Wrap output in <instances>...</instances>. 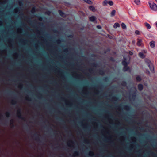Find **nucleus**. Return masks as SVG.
<instances>
[{
  "label": "nucleus",
  "mask_w": 157,
  "mask_h": 157,
  "mask_svg": "<svg viewBox=\"0 0 157 157\" xmlns=\"http://www.w3.org/2000/svg\"><path fill=\"white\" fill-rule=\"evenodd\" d=\"M145 62L149 67L151 71L153 72L154 70V67L153 65L151 62L148 59H145Z\"/></svg>",
  "instance_id": "nucleus-2"
},
{
  "label": "nucleus",
  "mask_w": 157,
  "mask_h": 157,
  "mask_svg": "<svg viewBox=\"0 0 157 157\" xmlns=\"http://www.w3.org/2000/svg\"><path fill=\"white\" fill-rule=\"evenodd\" d=\"M91 153H92V154L91 155H92L93 154V152H92Z\"/></svg>",
  "instance_id": "nucleus-29"
},
{
  "label": "nucleus",
  "mask_w": 157,
  "mask_h": 157,
  "mask_svg": "<svg viewBox=\"0 0 157 157\" xmlns=\"http://www.w3.org/2000/svg\"><path fill=\"white\" fill-rule=\"evenodd\" d=\"M155 1L157 2V0H155Z\"/></svg>",
  "instance_id": "nucleus-30"
},
{
  "label": "nucleus",
  "mask_w": 157,
  "mask_h": 157,
  "mask_svg": "<svg viewBox=\"0 0 157 157\" xmlns=\"http://www.w3.org/2000/svg\"><path fill=\"white\" fill-rule=\"evenodd\" d=\"M89 9L90 10L94 12L96 10L94 7L93 6H90L89 7Z\"/></svg>",
  "instance_id": "nucleus-8"
},
{
  "label": "nucleus",
  "mask_w": 157,
  "mask_h": 157,
  "mask_svg": "<svg viewBox=\"0 0 157 157\" xmlns=\"http://www.w3.org/2000/svg\"><path fill=\"white\" fill-rule=\"evenodd\" d=\"M149 4L151 9L155 11H157V5L153 2H149Z\"/></svg>",
  "instance_id": "nucleus-1"
},
{
  "label": "nucleus",
  "mask_w": 157,
  "mask_h": 157,
  "mask_svg": "<svg viewBox=\"0 0 157 157\" xmlns=\"http://www.w3.org/2000/svg\"><path fill=\"white\" fill-rule=\"evenodd\" d=\"M144 24L148 29H150L151 28V26L149 24L146 22Z\"/></svg>",
  "instance_id": "nucleus-6"
},
{
  "label": "nucleus",
  "mask_w": 157,
  "mask_h": 157,
  "mask_svg": "<svg viewBox=\"0 0 157 157\" xmlns=\"http://www.w3.org/2000/svg\"><path fill=\"white\" fill-rule=\"evenodd\" d=\"M137 45L138 46H140L143 44L142 40V39H137Z\"/></svg>",
  "instance_id": "nucleus-4"
},
{
  "label": "nucleus",
  "mask_w": 157,
  "mask_h": 157,
  "mask_svg": "<svg viewBox=\"0 0 157 157\" xmlns=\"http://www.w3.org/2000/svg\"><path fill=\"white\" fill-rule=\"evenodd\" d=\"M150 45L151 47L153 48L155 47V42L154 41H151L150 42Z\"/></svg>",
  "instance_id": "nucleus-5"
},
{
  "label": "nucleus",
  "mask_w": 157,
  "mask_h": 157,
  "mask_svg": "<svg viewBox=\"0 0 157 157\" xmlns=\"http://www.w3.org/2000/svg\"><path fill=\"white\" fill-rule=\"evenodd\" d=\"M89 19L91 21L93 22L95 20L96 18L95 17L93 16L90 17Z\"/></svg>",
  "instance_id": "nucleus-7"
},
{
  "label": "nucleus",
  "mask_w": 157,
  "mask_h": 157,
  "mask_svg": "<svg viewBox=\"0 0 157 157\" xmlns=\"http://www.w3.org/2000/svg\"><path fill=\"white\" fill-rule=\"evenodd\" d=\"M139 56L141 58H144L145 56L142 52H140L139 54Z\"/></svg>",
  "instance_id": "nucleus-11"
},
{
  "label": "nucleus",
  "mask_w": 157,
  "mask_h": 157,
  "mask_svg": "<svg viewBox=\"0 0 157 157\" xmlns=\"http://www.w3.org/2000/svg\"><path fill=\"white\" fill-rule=\"evenodd\" d=\"M119 27L120 25L118 23H116L113 25V27L114 28H117V27Z\"/></svg>",
  "instance_id": "nucleus-10"
},
{
  "label": "nucleus",
  "mask_w": 157,
  "mask_h": 157,
  "mask_svg": "<svg viewBox=\"0 0 157 157\" xmlns=\"http://www.w3.org/2000/svg\"><path fill=\"white\" fill-rule=\"evenodd\" d=\"M116 12V11L115 10H113L110 14L111 16V17H113L115 15Z\"/></svg>",
  "instance_id": "nucleus-9"
},
{
  "label": "nucleus",
  "mask_w": 157,
  "mask_h": 157,
  "mask_svg": "<svg viewBox=\"0 0 157 157\" xmlns=\"http://www.w3.org/2000/svg\"><path fill=\"white\" fill-rule=\"evenodd\" d=\"M155 25H156V27H157V22L156 23Z\"/></svg>",
  "instance_id": "nucleus-27"
},
{
  "label": "nucleus",
  "mask_w": 157,
  "mask_h": 157,
  "mask_svg": "<svg viewBox=\"0 0 157 157\" xmlns=\"http://www.w3.org/2000/svg\"><path fill=\"white\" fill-rule=\"evenodd\" d=\"M108 1L107 0H104L103 2V5L104 6L108 4Z\"/></svg>",
  "instance_id": "nucleus-16"
},
{
  "label": "nucleus",
  "mask_w": 157,
  "mask_h": 157,
  "mask_svg": "<svg viewBox=\"0 0 157 157\" xmlns=\"http://www.w3.org/2000/svg\"><path fill=\"white\" fill-rule=\"evenodd\" d=\"M133 43H135V41H133Z\"/></svg>",
  "instance_id": "nucleus-28"
},
{
  "label": "nucleus",
  "mask_w": 157,
  "mask_h": 157,
  "mask_svg": "<svg viewBox=\"0 0 157 157\" xmlns=\"http://www.w3.org/2000/svg\"><path fill=\"white\" fill-rule=\"evenodd\" d=\"M97 27L98 29H100L101 28V27L100 26L98 25L97 26Z\"/></svg>",
  "instance_id": "nucleus-22"
},
{
  "label": "nucleus",
  "mask_w": 157,
  "mask_h": 157,
  "mask_svg": "<svg viewBox=\"0 0 157 157\" xmlns=\"http://www.w3.org/2000/svg\"><path fill=\"white\" fill-rule=\"evenodd\" d=\"M136 80L138 81H140L141 80V78L140 77L138 76L136 77Z\"/></svg>",
  "instance_id": "nucleus-19"
},
{
  "label": "nucleus",
  "mask_w": 157,
  "mask_h": 157,
  "mask_svg": "<svg viewBox=\"0 0 157 157\" xmlns=\"http://www.w3.org/2000/svg\"><path fill=\"white\" fill-rule=\"evenodd\" d=\"M59 12L60 15L63 17H65V14L60 10L59 11Z\"/></svg>",
  "instance_id": "nucleus-13"
},
{
  "label": "nucleus",
  "mask_w": 157,
  "mask_h": 157,
  "mask_svg": "<svg viewBox=\"0 0 157 157\" xmlns=\"http://www.w3.org/2000/svg\"><path fill=\"white\" fill-rule=\"evenodd\" d=\"M121 26L123 29H126V26L125 24L122 23L121 24Z\"/></svg>",
  "instance_id": "nucleus-17"
},
{
  "label": "nucleus",
  "mask_w": 157,
  "mask_h": 157,
  "mask_svg": "<svg viewBox=\"0 0 157 157\" xmlns=\"http://www.w3.org/2000/svg\"><path fill=\"white\" fill-rule=\"evenodd\" d=\"M6 114L7 117L9 116V113H6Z\"/></svg>",
  "instance_id": "nucleus-24"
},
{
  "label": "nucleus",
  "mask_w": 157,
  "mask_h": 157,
  "mask_svg": "<svg viewBox=\"0 0 157 157\" xmlns=\"http://www.w3.org/2000/svg\"><path fill=\"white\" fill-rule=\"evenodd\" d=\"M142 52L143 53H147V51L145 50H143L142 51Z\"/></svg>",
  "instance_id": "nucleus-21"
},
{
  "label": "nucleus",
  "mask_w": 157,
  "mask_h": 157,
  "mask_svg": "<svg viewBox=\"0 0 157 157\" xmlns=\"http://www.w3.org/2000/svg\"><path fill=\"white\" fill-rule=\"evenodd\" d=\"M134 2L137 5H140V0H135Z\"/></svg>",
  "instance_id": "nucleus-12"
},
{
  "label": "nucleus",
  "mask_w": 157,
  "mask_h": 157,
  "mask_svg": "<svg viewBox=\"0 0 157 157\" xmlns=\"http://www.w3.org/2000/svg\"><path fill=\"white\" fill-rule=\"evenodd\" d=\"M124 60L122 62V64L124 66L123 68L124 71H125L128 70V68L127 67L128 63L126 61V59L124 57Z\"/></svg>",
  "instance_id": "nucleus-3"
},
{
  "label": "nucleus",
  "mask_w": 157,
  "mask_h": 157,
  "mask_svg": "<svg viewBox=\"0 0 157 157\" xmlns=\"http://www.w3.org/2000/svg\"><path fill=\"white\" fill-rule=\"evenodd\" d=\"M34 8H33L32 9V12H33L34 11Z\"/></svg>",
  "instance_id": "nucleus-25"
},
{
  "label": "nucleus",
  "mask_w": 157,
  "mask_h": 157,
  "mask_svg": "<svg viewBox=\"0 0 157 157\" xmlns=\"http://www.w3.org/2000/svg\"><path fill=\"white\" fill-rule=\"evenodd\" d=\"M147 73L148 74H149V71H147Z\"/></svg>",
  "instance_id": "nucleus-26"
},
{
  "label": "nucleus",
  "mask_w": 157,
  "mask_h": 157,
  "mask_svg": "<svg viewBox=\"0 0 157 157\" xmlns=\"http://www.w3.org/2000/svg\"><path fill=\"white\" fill-rule=\"evenodd\" d=\"M129 54L131 55H132L133 54V53L132 52H130V51L129 52Z\"/></svg>",
  "instance_id": "nucleus-23"
},
{
  "label": "nucleus",
  "mask_w": 157,
  "mask_h": 157,
  "mask_svg": "<svg viewBox=\"0 0 157 157\" xmlns=\"http://www.w3.org/2000/svg\"><path fill=\"white\" fill-rule=\"evenodd\" d=\"M110 6H113V2L112 1H108V4Z\"/></svg>",
  "instance_id": "nucleus-18"
},
{
  "label": "nucleus",
  "mask_w": 157,
  "mask_h": 157,
  "mask_svg": "<svg viewBox=\"0 0 157 157\" xmlns=\"http://www.w3.org/2000/svg\"><path fill=\"white\" fill-rule=\"evenodd\" d=\"M84 1L87 3L90 4H92V2L90 0H84Z\"/></svg>",
  "instance_id": "nucleus-15"
},
{
  "label": "nucleus",
  "mask_w": 157,
  "mask_h": 157,
  "mask_svg": "<svg viewBox=\"0 0 157 157\" xmlns=\"http://www.w3.org/2000/svg\"><path fill=\"white\" fill-rule=\"evenodd\" d=\"M135 33L137 35H139L140 34V32L138 30H136L135 31Z\"/></svg>",
  "instance_id": "nucleus-20"
},
{
  "label": "nucleus",
  "mask_w": 157,
  "mask_h": 157,
  "mask_svg": "<svg viewBox=\"0 0 157 157\" xmlns=\"http://www.w3.org/2000/svg\"><path fill=\"white\" fill-rule=\"evenodd\" d=\"M138 89L140 90H141L143 88V85L141 84H139L138 86Z\"/></svg>",
  "instance_id": "nucleus-14"
}]
</instances>
